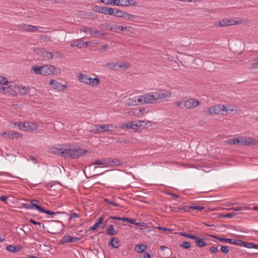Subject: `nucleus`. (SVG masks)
<instances>
[{"label":"nucleus","instance_id":"f257e3e1","mask_svg":"<svg viewBox=\"0 0 258 258\" xmlns=\"http://www.w3.org/2000/svg\"><path fill=\"white\" fill-rule=\"evenodd\" d=\"M78 80L82 83L91 86H96L100 83V80L97 78H92L88 75L80 73L78 75Z\"/></svg>","mask_w":258,"mask_h":258},{"label":"nucleus","instance_id":"f03ea898","mask_svg":"<svg viewBox=\"0 0 258 258\" xmlns=\"http://www.w3.org/2000/svg\"><path fill=\"white\" fill-rule=\"evenodd\" d=\"M226 109V105L222 104H217L207 108L204 111V112L207 114H210L212 115L217 114L224 115V109Z\"/></svg>","mask_w":258,"mask_h":258},{"label":"nucleus","instance_id":"7ed1b4c3","mask_svg":"<svg viewBox=\"0 0 258 258\" xmlns=\"http://www.w3.org/2000/svg\"><path fill=\"white\" fill-rule=\"evenodd\" d=\"M141 104H153L157 102L155 92H150L140 95Z\"/></svg>","mask_w":258,"mask_h":258},{"label":"nucleus","instance_id":"20e7f679","mask_svg":"<svg viewBox=\"0 0 258 258\" xmlns=\"http://www.w3.org/2000/svg\"><path fill=\"white\" fill-rule=\"evenodd\" d=\"M62 223L60 221H52L49 225L48 232L52 234H58L62 229Z\"/></svg>","mask_w":258,"mask_h":258},{"label":"nucleus","instance_id":"39448f33","mask_svg":"<svg viewBox=\"0 0 258 258\" xmlns=\"http://www.w3.org/2000/svg\"><path fill=\"white\" fill-rule=\"evenodd\" d=\"M143 123H145L146 125H148L151 124V122L145 120H135L134 121H130L128 122V128L137 130L139 127L143 125Z\"/></svg>","mask_w":258,"mask_h":258},{"label":"nucleus","instance_id":"423d86ee","mask_svg":"<svg viewBox=\"0 0 258 258\" xmlns=\"http://www.w3.org/2000/svg\"><path fill=\"white\" fill-rule=\"evenodd\" d=\"M155 92L157 101L164 100L166 98L170 97L172 95V92L170 91L162 90Z\"/></svg>","mask_w":258,"mask_h":258},{"label":"nucleus","instance_id":"0eeeda50","mask_svg":"<svg viewBox=\"0 0 258 258\" xmlns=\"http://www.w3.org/2000/svg\"><path fill=\"white\" fill-rule=\"evenodd\" d=\"M145 111V109L143 108H133L129 110L127 114L129 116H133L135 117H141L143 116V114L144 113Z\"/></svg>","mask_w":258,"mask_h":258},{"label":"nucleus","instance_id":"6e6552de","mask_svg":"<svg viewBox=\"0 0 258 258\" xmlns=\"http://www.w3.org/2000/svg\"><path fill=\"white\" fill-rule=\"evenodd\" d=\"M80 31L85 33L86 34H89L91 36H93V37H94L97 34H100L99 31L87 26H82L80 29Z\"/></svg>","mask_w":258,"mask_h":258},{"label":"nucleus","instance_id":"1a4fd4ad","mask_svg":"<svg viewBox=\"0 0 258 258\" xmlns=\"http://www.w3.org/2000/svg\"><path fill=\"white\" fill-rule=\"evenodd\" d=\"M200 104V102L196 99L190 98L188 100H183V106L187 109L197 107Z\"/></svg>","mask_w":258,"mask_h":258},{"label":"nucleus","instance_id":"9d476101","mask_svg":"<svg viewBox=\"0 0 258 258\" xmlns=\"http://www.w3.org/2000/svg\"><path fill=\"white\" fill-rule=\"evenodd\" d=\"M110 30L114 31V32H118L119 31H128L131 33H133V28L131 27H123L122 26H119L117 25H112L110 26L109 29Z\"/></svg>","mask_w":258,"mask_h":258},{"label":"nucleus","instance_id":"9b49d317","mask_svg":"<svg viewBox=\"0 0 258 258\" xmlns=\"http://www.w3.org/2000/svg\"><path fill=\"white\" fill-rule=\"evenodd\" d=\"M141 104L140 96H137L133 98H128L125 101V104L127 106H135Z\"/></svg>","mask_w":258,"mask_h":258},{"label":"nucleus","instance_id":"f8f14e48","mask_svg":"<svg viewBox=\"0 0 258 258\" xmlns=\"http://www.w3.org/2000/svg\"><path fill=\"white\" fill-rule=\"evenodd\" d=\"M237 23V22L234 20L223 19L216 22L215 25L216 26L223 27L225 26L233 25Z\"/></svg>","mask_w":258,"mask_h":258},{"label":"nucleus","instance_id":"ddd939ff","mask_svg":"<svg viewBox=\"0 0 258 258\" xmlns=\"http://www.w3.org/2000/svg\"><path fill=\"white\" fill-rule=\"evenodd\" d=\"M242 145L250 146L258 144V141L252 138L242 137Z\"/></svg>","mask_w":258,"mask_h":258},{"label":"nucleus","instance_id":"4468645a","mask_svg":"<svg viewBox=\"0 0 258 258\" xmlns=\"http://www.w3.org/2000/svg\"><path fill=\"white\" fill-rule=\"evenodd\" d=\"M49 84L53 89H57L59 91H63L67 89V87L66 86L62 85L60 82L56 80H50Z\"/></svg>","mask_w":258,"mask_h":258},{"label":"nucleus","instance_id":"2eb2a0df","mask_svg":"<svg viewBox=\"0 0 258 258\" xmlns=\"http://www.w3.org/2000/svg\"><path fill=\"white\" fill-rule=\"evenodd\" d=\"M115 10H116V8L113 9L108 7H99L97 11L105 15H113Z\"/></svg>","mask_w":258,"mask_h":258},{"label":"nucleus","instance_id":"dca6fc26","mask_svg":"<svg viewBox=\"0 0 258 258\" xmlns=\"http://www.w3.org/2000/svg\"><path fill=\"white\" fill-rule=\"evenodd\" d=\"M55 68L51 65L42 66V75H50L54 74Z\"/></svg>","mask_w":258,"mask_h":258},{"label":"nucleus","instance_id":"f3484780","mask_svg":"<svg viewBox=\"0 0 258 258\" xmlns=\"http://www.w3.org/2000/svg\"><path fill=\"white\" fill-rule=\"evenodd\" d=\"M88 152L87 150L83 149H78L75 150H72V158L76 159L80 156L85 155Z\"/></svg>","mask_w":258,"mask_h":258},{"label":"nucleus","instance_id":"a211bd4d","mask_svg":"<svg viewBox=\"0 0 258 258\" xmlns=\"http://www.w3.org/2000/svg\"><path fill=\"white\" fill-rule=\"evenodd\" d=\"M215 238L219 240V241L221 242H223L227 243H231L236 245H239L240 242V240L239 239H231V238H220L217 236L214 237Z\"/></svg>","mask_w":258,"mask_h":258},{"label":"nucleus","instance_id":"6ab92c4d","mask_svg":"<svg viewBox=\"0 0 258 258\" xmlns=\"http://www.w3.org/2000/svg\"><path fill=\"white\" fill-rule=\"evenodd\" d=\"M107 124H97L95 126V128L92 132L95 134L101 133L104 131H107Z\"/></svg>","mask_w":258,"mask_h":258},{"label":"nucleus","instance_id":"aec40b11","mask_svg":"<svg viewBox=\"0 0 258 258\" xmlns=\"http://www.w3.org/2000/svg\"><path fill=\"white\" fill-rule=\"evenodd\" d=\"M1 90L5 93L8 94L13 96H15L17 94L16 92L13 90L11 85H9V87H2L1 88Z\"/></svg>","mask_w":258,"mask_h":258},{"label":"nucleus","instance_id":"412c9836","mask_svg":"<svg viewBox=\"0 0 258 258\" xmlns=\"http://www.w3.org/2000/svg\"><path fill=\"white\" fill-rule=\"evenodd\" d=\"M6 248L8 251L13 253L18 252L22 249L21 246L13 245H8Z\"/></svg>","mask_w":258,"mask_h":258},{"label":"nucleus","instance_id":"4be33fe9","mask_svg":"<svg viewBox=\"0 0 258 258\" xmlns=\"http://www.w3.org/2000/svg\"><path fill=\"white\" fill-rule=\"evenodd\" d=\"M103 220L104 218L102 217L99 218L97 219V221L93 225V226L90 228V230L94 231L98 228L101 227L102 224L103 223Z\"/></svg>","mask_w":258,"mask_h":258},{"label":"nucleus","instance_id":"5701e85b","mask_svg":"<svg viewBox=\"0 0 258 258\" xmlns=\"http://www.w3.org/2000/svg\"><path fill=\"white\" fill-rule=\"evenodd\" d=\"M60 157L63 158H72V149H63L61 152Z\"/></svg>","mask_w":258,"mask_h":258},{"label":"nucleus","instance_id":"b1692460","mask_svg":"<svg viewBox=\"0 0 258 258\" xmlns=\"http://www.w3.org/2000/svg\"><path fill=\"white\" fill-rule=\"evenodd\" d=\"M80 238L77 237H72L70 235L64 236L63 238V240L64 242H76L80 240Z\"/></svg>","mask_w":258,"mask_h":258},{"label":"nucleus","instance_id":"393cba45","mask_svg":"<svg viewBox=\"0 0 258 258\" xmlns=\"http://www.w3.org/2000/svg\"><path fill=\"white\" fill-rule=\"evenodd\" d=\"M147 248V245L145 244H137L135 247V250L138 253H141L146 251Z\"/></svg>","mask_w":258,"mask_h":258},{"label":"nucleus","instance_id":"a878e982","mask_svg":"<svg viewBox=\"0 0 258 258\" xmlns=\"http://www.w3.org/2000/svg\"><path fill=\"white\" fill-rule=\"evenodd\" d=\"M54 55V54H53V52H48L44 49L43 50H42L41 56L48 60H51L53 59Z\"/></svg>","mask_w":258,"mask_h":258},{"label":"nucleus","instance_id":"bb28decb","mask_svg":"<svg viewBox=\"0 0 258 258\" xmlns=\"http://www.w3.org/2000/svg\"><path fill=\"white\" fill-rule=\"evenodd\" d=\"M61 151H62L61 148H56V147H53V146L49 148V152L51 154L59 155L60 156H61Z\"/></svg>","mask_w":258,"mask_h":258},{"label":"nucleus","instance_id":"cd10ccee","mask_svg":"<svg viewBox=\"0 0 258 258\" xmlns=\"http://www.w3.org/2000/svg\"><path fill=\"white\" fill-rule=\"evenodd\" d=\"M27 122L28 131H35L38 128V125L37 124L30 121H27Z\"/></svg>","mask_w":258,"mask_h":258},{"label":"nucleus","instance_id":"c85d7f7f","mask_svg":"<svg viewBox=\"0 0 258 258\" xmlns=\"http://www.w3.org/2000/svg\"><path fill=\"white\" fill-rule=\"evenodd\" d=\"M85 45V43L81 40H76L75 42L71 44L72 47H77L79 48H82Z\"/></svg>","mask_w":258,"mask_h":258},{"label":"nucleus","instance_id":"c756f323","mask_svg":"<svg viewBox=\"0 0 258 258\" xmlns=\"http://www.w3.org/2000/svg\"><path fill=\"white\" fill-rule=\"evenodd\" d=\"M38 202L39 201L38 200H35L31 201V209H35L37 210L39 212H41V210H42V208L37 204V203H38Z\"/></svg>","mask_w":258,"mask_h":258},{"label":"nucleus","instance_id":"7c9ffc66","mask_svg":"<svg viewBox=\"0 0 258 258\" xmlns=\"http://www.w3.org/2000/svg\"><path fill=\"white\" fill-rule=\"evenodd\" d=\"M31 70L33 71L36 75H42V66H34L31 68Z\"/></svg>","mask_w":258,"mask_h":258},{"label":"nucleus","instance_id":"2f4dec72","mask_svg":"<svg viewBox=\"0 0 258 258\" xmlns=\"http://www.w3.org/2000/svg\"><path fill=\"white\" fill-rule=\"evenodd\" d=\"M226 109H224V111L227 113L228 111L230 112H237L238 110V108L235 106H233L232 105H228V106H226Z\"/></svg>","mask_w":258,"mask_h":258},{"label":"nucleus","instance_id":"473e14b6","mask_svg":"<svg viewBox=\"0 0 258 258\" xmlns=\"http://www.w3.org/2000/svg\"><path fill=\"white\" fill-rule=\"evenodd\" d=\"M254 243L251 242H244L240 240V242L239 246H243L249 248H253Z\"/></svg>","mask_w":258,"mask_h":258},{"label":"nucleus","instance_id":"72a5a7b5","mask_svg":"<svg viewBox=\"0 0 258 258\" xmlns=\"http://www.w3.org/2000/svg\"><path fill=\"white\" fill-rule=\"evenodd\" d=\"M109 162H107L106 159L96 160H95L93 164L96 165H102L106 166Z\"/></svg>","mask_w":258,"mask_h":258},{"label":"nucleus","instance_id":"f704fd0d","mask_svg":"<svg viewBox=\"0 0 258 258\" xmlns=\"http://www.w3.org/2000/svg\"><path fill=\"white\" fill-rule=\"evenodd\" d=\"M106 233L109 235H114L116 234V232L114 230L113 226L111 225L108 226Z\"/></svg>","mask_w":258,"mask_h":258},{"label":"nucleus","instance_id":"c9c22d12","mask_svg":"<svg viewBox=\"0 0 258 258\" xmlns=\"http://www.w3.org/2000/svg\"><path fill=\"white\" fill-rule=\"evenodd\" d=\"M110 244L113 248H118L119 245L117 238L115 237L112 238L110 242Z\"/></svg>","mask_w":258,"mask_h":258},{"label":"nucleus","instance_id":"e433bc0d","mask_svg":"<svg viewBox=\"0 0 258 258\" xmlns=\"http://www.w3.org/2000/svg\"><path fill=\"white\" fill-rule=\"evenodd\" d=\"M130 67L129 63L126 61L118 62V68L128 69Z\"/></svg>","mask_w":258,"mask_h":258},{"label":"nucleus","instance_id":"4c0bfd02","mask_svg":"<svg viewBox=\"0 0 258 258\" xmlns=\"http://www.w3.org/2000/svg\"><path fill=\"white\" fill-rule=\"evenodd\" d=\"M30 88L28 87H22L20 88L19 91L22 95H26L30 93Z\"/></svg>","mask_w":258,"mask_h":258},{"label":"nucleus","instance_id":"58836bf2","mask_svg":"<svg viewBox=\"0 0 258 258\" xmlns=\"http://www.w3.org/2000/svg\"><path fill=\"white\" fill-rule=\"evenodd\" d=\"M27 122H19L18 124V127L20 130H21L22 131H27L28 129H27Z\"/></svg>","mask_w":258,"mask_h":258},{"label":"nucleus","instance_id":"ea45409f","mask_svg":"<svg viewBox=\"0 0 258 258\" xmlns=\"http://www.w3.org/2000/svg\"><path fill=\"white\" fill-rule=\"evenodd\" d=\"M196 240V244L200 247H204L206 245V242H205L203 239H200L199 237H198V239H195Z\"/></svg>","mask_w":258,"mask_h":258},{"label":"nucleus","instance_id":"a19ab883","mask_svg":"<svg viewBox=\"0 0 258 258\" xmlns=\"http://www.w3.org/2000/svg\"><path fill=\"white\" fill-rule=\"evenodd\" d=\"M109 163L110 165L120 166L122 164V162L118 159H113Z\"/></svg>","mask_w":258,"mask_h":258},{"label":"nucleus","instance_id":"79ce46f5","mask_svg":"<svg viewBox=\"0 0 258 258\" xmlns=\"http://www.w3.org/2000/svg\"><path fill=\"white\" fill-rule=\"evenodd\" d=\"M180 235L192 239H198V236L191 235L190 233L186 232H180Z\"/></svg>","mask_w":258,"mask_h":258},{"label":"nucleus","instance_id":"37998d69","mask_svg":"<svg viewBox=\"0 0 258 258\" xmlns=\"http://www.w3.org/2000/svg\"><path fill=\"white\" fill-rule=\"evenodd\" d=\"M12 83V82H9L6 78L4 77L1 74H0V84L2 85H7Z\"/></svg>","mask_w":258,"mask_h":258},{"label":"nucleus","instance_id":"c03bdc74","mask_svg":"<svg viewBox=\"0 0 258 258\" xmlns=\"http://www.w3.org/2000/svg\"><path fill=\"white\" fill-rule=\"evenodd\" d=\"M125 13V12L121 11L118 10L116 9V10H115L114 12V14L113 15V16H115L118 17L124 18Z\"/></svg>","mask_w":258,"mask_h":258},{"label":"nucleus","instance_id":"a18cd8bd","mask_svg":"<svg viewBox=\"0 0 258 258\" xmlns=\"http://www.w3.org/2000/svg\"><path fill=\"white\" fill-rule=\"evenodd\" d=\"M125 222H127L128 223H130L131 224H133L135 225H136L137 226H141L142 225L140 224V223H137L136 220L135 219L133 218H125V219H124Z\"/></svg>","mask_w":258,"mask_h":258},{"label":"nucleus","instance_id":"49530a36","mask_svg":"<svg viewBox=\"0 0 258 258\" xmlns=\"http://www.w3.org/2000/svg\"><path fill=\"white\" fill-rule=\"evenodd\" d=\"M41 213H44L48 215H57L60 213V212H54L49 210H45L43 208H42V210H41Z\"/></svg>","mask_w":258,"mask_h":258},{"label":"nucleus","instance_id":"de8ad7c7","mask_svg":"<svg viewBox=\"0 0 258 258\" xmlns=\"http://www.w3.org/2000/svg\"><path fill=\"white\" fill-rule=\"evenodd\" d=\"M136 17V16L133 15L132 14H128L125 13L124 15V19L126 20H130L132 21Z\"/></svg>","mask_w":258,"mask_h":258},{"label":"nucleus","instance_id":"09e8293b","mask_svg":"<svg viewBox=\"0 0 258 258\" xmlns=\"http://www.w3.org/2000/svg\"><path fill=\"white\" fill-rule=\"evenodd\" d=\"M38 30V27L33 26L32 25H28V28L27 29V31L31 32H36Z\"/></svg>","mask_w":258,"mask_h":258},{"label":"nucleus","instance_id":"8fccbe9b","mask_svg":"<svg viewBox=\"0 0 258 258\" xmlns=\"http://www.w3.org/2000/svg\"><path fill=\"white\" fill-rule=\"evenodd\" d=\"M106 66L111 69H115L116 67H118V62H109L106 64Z\"/></svg>","mask_w":258,"mask_h":258},{"label":"nucleus","instance_id":"3c124183","mask_svg":"<svg viewBox=\"0 0 258 258\" xmlns=\"http://www.w3.org/2000/svg\"><path fill=\"white\" fill-rule=\"evenodd\" d=\"M180 246L184 248L188 249L191 247V244L189 242L184 241L180 243Z\"/></svg>","mask_w":258,"mask_h":258},{"label":"nucleus","instance_id":"603ef678","mask_svg":"<svg viewBox=\"0 0 258 258\" xmlns=\"http://www.w3.org/2000/svg\"><path fill=\"white\" fill-rule=\"evenodd\" d=\"M180 210H183L184 212H191V208H189V207L186 206L179 208L178 210L176 211V212H179Z\"/></svg>","mask_w":258,"mask_h":258},{"label":"nucleus","instance_id":"864d4df0","mask_svg":"<svg viewBox=\"0 0 258 258\" xmlns=\"http://www.w3.org/2000/svg\"><path fill=\"white\" fill-rule=\"evenodd\" d=\"M232 210H233L234 211H240L242 210H247V208L246 207H233L230 209Z\"/></svg>","mask_w":258,"mask_h":258},{"label":"nucleus","instance_id":"5fc2aeb1","mask_svg":"<svg viewBox=\"0 0 258 258\" xmlns=\"http://www.w3.org/2000/svg\"><path fill=\"white\" fill-rule=\"evenodd\" d=\"M12 138H19L21 137V135L16 131H12Z\"/></svg>","mask_w":258,"mask_h":258},{"label":"nucleus","instance_id":"6e6d98bb","mask_svg":"<svg viewBox=\"0 0 258 258\" xmlns=\"http://www.w3.org/2000/svg\"><path fill=\"white\" fill-rule=\"evenodd\" d=\"M107 131H113L116 128V126L114 124H107Z\"/></svg>","mask_w":258,"mask_h":258},{"label":"nucleus","instance_id":"4d7b16f0","mask_svg":"<svg viewBox=\"0 0 258 258\" xmlns=\"http://www.w3.org/2000/svg\"><path fill=\"white\" fill-rule=\"evenodd\" d=\"M189 208H191V210H196L198 211L202 210L204 209L203 206H189Z\"/></svg>","mask_w":258,"mask_h":258},{"label":"nucleus","instance_id":"13d9d810","mask_svg":"<svg viewBox=\"0 0 258 258\" xmlns=\"http://www.w3.org/2000/svg\"><path fill=\"white\" fill-rule=\"evenodd\" d=\"M220 250L224 253H227L229 251V248L227 246H222Z\"/></svg>","mask_w":258,"mask_h":258},{"label":"nucleus","instance_id":"bf43d9fd","mask_svg":"<svg viewBox=\"0 0 258 258\" xmlns=\"http://www.w3.org/2000/svg\"><path fill=\"white\" fill-rule=\"evenodd\" d=\"M236 215V213L232 212V213H228L227 214H225V215H223V217H224V218H233V217H234Z\"/></svg>","mask_w":258,"mask_h":258},{"label":"nucleus","instance_id":"052dcab7","mask_svg":"<svg viewBox=\"0 0 258 258\" xmlns=\"http://www.w3.org/2000/svg\"><path fill=\"white\" fill-rule=\"evenodd\" d=\"M28 28V25L23 24V25H20L19 26V29L22 31H27Z\"/></svg>","mask_w":258,"mask_h":258},{"label":"nucleus","instance_id":"680f3d73","mask_svg":"<svg viewBox=\"0 0 258 258\" xmlns=\"http://www.w3.org/2000/svg\"><path fill=\"white\" fill-rule=\"evenodd\" d=\"M235 144H237L239 145H242V137L235 139Z\"/></svg>","mask_w":258,"mask_h":258},{"label":"nucleus","instance_id":"e2e57ef3","mask_svg":"<svg viewBox=\"0 0 258 258\" xmlns=\"http://www.w3.org/2000/svg\"><path fill=\"white\" fill-rule=\"evenodd\" d=\"M156 228L159 229V230H162V231H172V230L171 229H169V228H166V227H161V226L157 227Z\"/></svg>","mask_w":258,"mask_h":258},{"label":"nucleus","instance_id":"0e129e2a","mask_svg":"<svg viewBox=\"0 0 258 258\" xmlns=\"http://www.w3.org/2000/svg\"><path fill=\"white\" fill-rule=\"evenodd\" d=\"M23 206L24 208L27 209H31V201L30 203H27V204H23Z\"/></svg>","mask_w":258,"mask_h":258},{"label":"nucleus","instance_id":"69168bd1","mask_svg":"<svg viewBox=\"0 0 258 258\" xmlns=\"http://www.w3.org/2000/svg\"><path fill=\"white\" fill-rule=\"evenodd\" d=\"M29 222L32 223V224H33L35 225H38V226H40L41 225V223L40 222H36L35 221L34 219H30V220H29Z\"/></svg>","mask_w":258,"mask_h":258},{"label":"nucleus","instance_id":"338daca9","mask_svg":"<svg viewBox=\"0 0 258 258\" xmlns=\"http://www.w3.org/2000/svg\"><path fill=\"white\" fill-rule=\"evenodd\" d=\"M175 104L178 107H181V108L184 107V106H183V100L181 101H176L175 102Z\"/></svg>","mask_w":258,"mask_h":258},{"label":"nucleus","instance_id":"774afa93","mask_svg":"<svg viewBox=\"0 0 258 258\" xmlns=\"http://www.w3.org/2000/svg\"><path fill=\"white\" fill-rule=\"evenodd\" d=\"M44 48H36L34 49V51L36 53L39 54L41 56L42 53V50H43Z\"/></svg>","mask_w":258,"mask_h":258}]
</instances>
